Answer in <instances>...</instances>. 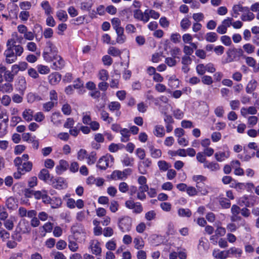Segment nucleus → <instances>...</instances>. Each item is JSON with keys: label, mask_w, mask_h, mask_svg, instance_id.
I'll use <instances>...</instances> for the list:
<instances>
[{"label": "nucleus", "mask_w": 259, "mask_h": 259, "mask_svg": "<svg viewBox=\"0 0 259 259\" xmlns=\"http://www.w3.org/2000/svg\"><path fill=\"white\" fill-rule=\"evenodd\" d=\"M50 185H52L54 189L62 190L67 187V184L63 177H58L56 178L52 176L50 180Z\"/></svg>", "instance_id": "39448f33"}, {"label": "nucleus", "mask_w": 259, "mask_h": 259, "mask_svg": "<svg viewBox=\"0 0 259 259\" xmlns=\"http://www.w3.org/2000/svg\"><path fill=\"white\" fill-rule=\"evenodd\" d=\"M134 242L136 249L140 250L144 248V242L142 238H135Z\"/></svg>", "instance_id": "6e6d98bb"}, {"label": "nucleus", "mask_w": 259, "mask_h": 259, "mask_svg": "<svg viewBox=\"0 0 259 259\" xmlns=\"http://www.w3.org/2000/svg\"><path fill=\"white\" fill-rule=\"evenodd\" d=\"M152 165V160L150 158H146L139 161L138 168L139 173L142 175L147 174V169Z\"/></svg>", "instance_id": "6e6552de"}, {"label": "nucleus", "mask_w": 259, "mask_h": 259, "mask_svg": "<svg viewBox=\"0 0 259 259\" xmlns=\"http://www.w3.org/2000/svg\"><path fill=\"white\" fill-rule=\"evenodd\" d=\"M34 35L36 39H37L38 37L40 36L39 39H41L42 37V35L43 34L42 32V27L39 24H35L34 26V29L33 30Z\"/></svg>", "instance_id": "58836bf2"}, {"label": "nucleus", "mask_w": 259, "mask_h": 259, "mask_svg": "<svg viewBox=\"0 0 259 259\" xmlns=\"http://www.w3.org/2000/svg\"><path fill=\"white\" fill-rule=\"evenodd\" d=\"M121 135V142H126L130 140V131L127 128H123L120 131Z\"/></svg>", "instance_id": "4c0bfd02"}, {"label": "nucleus", "mask_w": 259, "mask_h": 259, "mask_svg": "<svg viewBox=\"0 0 259 259\" xmlns=\"http://www.w3.org/2000/svg\"><path fill=\"white\" fill-rule=\"evenodd\" d=\"M231 220L232 222L240 221V226H244L246 225V221L242 218V217L239 214L232 215L231 216Z\"/></svg>", "instance_id": "13d9d810"}, {"label": "nucleus", "mask_w": 259, "mask_h": 259, "mask_svg": "<svg viewBox=\"0 0 259 259\" xmlns=\"http://www.w3.org/2000/svg\"><path fill=\"white\" fill-rule=\"evenodd\" d=\"M124 28L121 27L120 28L115 30L116 33V41L119 44H122L126 41V36L124 34Z\"/></svg>", "instance_id": "4be33fe9"}, {"label": "nucleus", "mask_w": 259, "mask_h": 259, "mask_svg": "<svg viewBox=\"0 0 259 259\" xmlns=\"http://www.w3.org/2000/svg\"><path fill=\"white\" fill-rule=\"evenodd\" d=\"M36 68L38 72L41 74H47L50 72V69L48 66L38 65Z\"/></svg>", "instance_id": "5fc2aeb1"}, {"label": "nucleus", "mask_w": 259, "mask_h": 259, "mask_svg": "<svg viewBox=\"0 0 259 259\" xmlns=\"http://www.w3.org/2000/svg\"><path fill=\"white\" fill-rule=\"evenodd\" d=\"M111 24L112 25V27L115 30L119 29V28L121 27V20L119 18L114 17L111 20Z\"/></svg>", "instance_id": "052dcab7"}, {"label": "nucleus", "mask_w": 259, "mask_h": 259, "mask_svg": "<svg viewBox=\"0 0 259 259\" xmlns=\"http://www.w3.org/2000/svg\"><path fill=\"white\" fill-rule=\"evenodd\" d=\"M247 10V7H243L241 5H234L233 6L232 8V12L231 13V15L237 18L239 15V12H244L245 10Z\"/></svg>", "instance_id": "5701e85b"}, {"label": "nucleus", "mask_w": 259, "mask_h": 259, "mask_svg": "<svg viewBox=\"0 0 259 259\" xmlns=\"http://www.w3.org/2000/svg\"><path fill=\"white\" fill-rule=\"evenodd\" d=\"M197 193H200L202 195H206L208 193L207 186L205 184L204 182L196 184Z\"/></svg>", "instance_id": "2f4dec72"}, {"label": "nucleus", "mask_w": 259, "mask_h": 259, "mask_svg": "<svg viewBox=\"0 0 259 259\" xmlns=\"http://www.w3.org/2000/svg\"><path fill=\"white\" fill-rule=\"evenodd\" d=\"M109 77L108 72L107 70L103 69L99 72V79L102 81L107 80Z\"/></svg>", "instance_id": "338daca9"}, {"label": "nucleus", "mask_w": 259, "mask_h": 259, "mask_svg": "<svg viewBox=\"0 0 259 259\" xmlns=\"http://www.w3.org/2000/svg\"><path fill=\"white\" fill-rule=\"evenodd\" d=\"M227 61L228 62H231L233 61L239 59L240 57L243 55V51L242 49H236L233 47L232 49H229L227 52Z\"/></svg>", "instance_id": "20e7f679"}, {"label": "nucleus", "mask_w": 259, "mask_h": 259, "mask_svg": "<svg viewBox=\"0 0 259 259\" xmlns=\"http://www.w3.org/2000/svg\"><path fill=\"white\" fill-rule=\"evenodd\" d=\"M82 115V121L83 123L86 125H90L92 121L90 112H83Z\"/></svg>", "instance_id": "603ef678"}, {"label": "nucleus", "mask_w": 259, "mask_h": 259, "mask_svg": "<svg viewBox=\"0 0 259 259\" xmlns=\"http://www.w3.org/2000/svg\"><path fill=\"white\" fill-rule=\"evenodd\" d=\"M179 80L176 77V76H171L168 80V85L171 88H177L179 87Z\"/></svg>", "instance_id": "a18cd8bd"}, {"label": "nucleus", "mask_w": 259, "mask_h": 259, "mask_svg": "<svg viewBox=\"0 0 259 259\" xmlns=\"http://www.w3.org/2000/svg\"><path fill=\"white\" fill-rule=\"evenodd\" d=\"M32 162L30 161L22 162V165L20 166V170L24 175L27 172L31 171L32 169Z\"/></svg>", "instance_id": "bb28decb"}, {"label": "nucleus", "mask_w": 259, "mask_h": 259, "mask_svg": "<svg viewBox=\"0 0 259 259\" xmlns=\"http://www.w3.org/2000/svg\"><path fill=\"white\" fill-rule=\"evenodd\" d=\"M10 43L11 44L13 50H15V54L17 58L18 56H20L22 55L23 52V49L21 45H16V41L14 39H10L7 42V46H10Z\"/></svg>", "instance_id": "2eb2a0df"}, {"label": "nucleus", "mask_w": 259, "mask_h": 259, "mask_svg": "<svg viewBox=\"0 0 259 259\" xmlns=\"http://www.w3.org/2000/svg\"><path fill=\"white\" fill-rule=\"evenodd\" d=\"M108 54L113 57L120 56L121 52L118 49L115 47H110L107 51Z\"/></svg>", "instance_id": "a19ab883"}, {"label": "nucleus", "mask_w": 259, "mask_h": 259, "mask_svg": "<svg viewBox=\"0 0 259 259\" xmlns=\"http://www.w3.org/2000/svg\"><path fill=\"white\" fill-rule=\"evenodd\" d=\"M191 25V22L188 18H184L180 22V26L184 31L188 30Z\"/></svg>", "instance_id": "37998d69"}, {"label": "nucleus", "mask_w": 259, "mask_h": 259, "mask_svg": "<svg viewBox=\"0 0 259 259\" xmlns=\"http://www.w3.org/2000/svg\"><path fill=\"white\" fill-rule=\"evenodd\" d=\"M101 117L103 121H107L108 124L113 120V117H110L108 112L104 110L101 112Z\"/></svg>", "instance_id": "09e8293b"}, {"label": "nucleus", "mask_w": 259, "mask_h": 259, "mask_svg": "<svg viewBox=\"0 0 259 259\" xmlns=\"http://www.w3.org/2000/svg\"><path fill=\"white\" fill-rule=\"evenodd\" d=\"M257 82L255 79L250 80L246 86V92L247 94H251L254 91L257 87Z\"/></svg>", "instance_id": "cd10ccee"}, {"label": "nucleus", "mask_w": 259, "mask_h": 259, "mask_svg": "<svg viewBox=\"0 0 259 259\" xmlns=\"http://www.w3.org/2000/svg\"><path fill=\"white\" fill-rule=\"evenodd\" d=\"M121 107V104L118 101H112L108 105L109 110L112 112L116 111L115 115L117 117H119L121 114V112L120 111Z\"/></svg>", "instance_id": "ddd939ff"}, {"label": "nucleus", "mask_w": 259, "mask_h": 259, "mask_svg": "<svg viewBox=\"0 0 259 259\" xmlns=\"http://www.w3.org/2000/svg\"><path fill=\"white\" fill-rule=\"evenodd\" d=\"M125 205L128 209H133L135 214H140L143 211V207L140 202H135L134 200L130 199L125 201Z\"/></svg>", "instance_id": "0eeeda50"}, {"label": "nucleus", "mask_w": 259, "mask_h": 259, "mask_svg": "<svg viewBox=\"0 0 259 259\" xmlns=\"http://www.w3.org/2000/svg\"><path fill=\"white\" fill-rule=\"evenodd\" d=\"M19 6L23 11H27L30 10L32 4L29 1H23L19 3Z\"/></svg>", "instance_id": "8fccbe9b"}, {"label": "nucleus", "mask_w": 259, "mask_h": 259, "mask_svg": "<svg viewBox=\"0 0 259 259\" xmlns=\"http://www.w3.org/2000/svg\"><path fill=\"white\" fill-rule=\"evenodd\" d=\"M62 204V200L59 197L53 196L51 197L50 205L52 208H58Z\"/></svg>", "instance_id": "72a5a7b5"}, {"label": "nucleus", "mask_w": 259, "mask_h": 259, "mask_svg": "<svg viewBox=\"0 0 259 259\" xmlns=\"http://www.w3.org/2000/svg\"><path fill=\"white\" fill-rule=\"evenodd\" d=\"M205 39L208 42H215L218 39V35L215 32H207L205 36Z\"/></svg>", "instance_id": "ea45409f"}, {"label": "nucleus", "mask_w": 259, "mask_h": 259, "mask_svg": "<svg viewBox=\"0 0 259 259\" xmlns=\"http://www.w3.org/2000/svg\"><path fill=\"white\" fill-rule=\"evenodd\" d=\"M62 76L58 72L51 73L49 76V79L51 84L55 85L61 80Z\"/></svg>", "instance_id": "412c9836"}, {"label": "nucleus", "mask_w": 259, "mask_h": 259, "mask_svg": "<svg viewBox=\"0 0 259 259\" xmlns=\"http://www.w3.org/2000/svg\"><path fill=\"white\" fill-rule=\"evenodd\" d=\"M204 168H207L210 171H217L220 169V165L214 161L205 162L203 164Z\"/></svg>", "instance_id": "b1692460"}, {"label": "nucleus", "mask_w": 259, "mask_h": 259, "mask_svg": "<svg viewBox=\"0 0 259 259\" xmlns=\"http://www.w3.org/2000/svg\"><path fill=\"white\" fill-rule=\"evenodd\" d=\"M63 114L66 115H69L71 114L72 109L71 106L68 104L63 105L62 107Z\"/></svg>", "instance_id": "774afa93"}, {"label": "nucleus", "mask_w": 259, "mask_h": 259, "mask_svg": "<svg viewBox=\"0 0 259 259\" xmlns=\"http://www.w3.org/2000/svg\"><path fill=\"white\" fill-rule=\"evenodd\" d=\"M73 87L75 89L79 90V94H82L85 92L83 88V82L79 77L74 81Z\"/></svg>", "instance_id": "c756f323"}, {"label": "nucleus", "mask_w": 259, "mask_h": 259, "mask_svg": "<svg viewBox=\"0 0 259 259\" xmlns=\"http://www.w3.org/2000/svg\"><path fill=\"white\" fill-rule=\"evenodd\" d=\"M244 50L248 54H251L253 53L255 50V47L250 44H246L243 46Z\"/></svg>", "instance_id": "0e129e2a"}, {"label": "nucleus", "mask_w": 259, "mask_h": 259, "mask_svg": "<svg viewBox=\"0 0 259 259\" xmlns=\"http://www.w3.org/2000/svg\"><path fill=\"white\" fill-rule=\"evenodd\" d=\"M59 55L57 47L50 40L47 41L42 52V57L45 61L51 62L54 61V58Z\"/></svg>", "instance_id": "f257e3e1"}, {"label": "nucleus", "mask_w": 259, "mask_h": 259, "mask_svg": "<svg viewBox=\"0 0 259 259\" xmlns=\"http://www.w3.org/2000/svg\"><path fill=\"white\" fill-rule=\"evenodd\" d=\"M20 232L22 234H28L31 231V227L27 220L23 219L19 224Z\"/></svg>", "instance_id": "4468645a"}, {"label": "nucleus", "mask_w": 259, "mask_h": 259, "mask_svg": "<svg viewBox=\"0 0 259 259\" xmlns=\"http://www.w3.org/2000/svg\"><path fill=\"white\" fill-rule=\"evenodd\" d=\"M14 165L17 168V171L14 172L13 174L14 178L15 179H19L22 175H24L23 172L20 170L21 161L19 158H15L13 160Z\"/></svg>", "instance_id": "aec40b11"}, {"label": "nucleus", "mask_w": 259, "mask_h": 259, "mask_svg": "<svg viewBox=\"0 0 259 259\" xmlns=\"http://www.w3.org/2000/svg\"><path fill=\"white\" fill-rule=\"evenodd\" d=\"M157 165L160 170L166 171L168 169V164L165 160H159L157 162Z\"/></svg>", "instance_id": "69168bd1"}, {"label": "nucleus", "mask_w": 259, "mask_h": 259, "mask_svg": "<svg viewBox=\"0 0 259 259\" xmlns=\"http://www.w3.org/2000/svg\"><path fill=\"white\" fill-rule=\"evenodd\" d=\"M215 254V250H214L212 252V255L214 257V258L217 259H226L229 256V250L227 251H220L218 252V255Z\"/></svg>", "instance_id": "e433bc0d"}, {"label": "nucleus", "mask_w": 259, "mask_h": 259, "mask_svg": "<svg viewBox=\"0 0 259 259\" xmlns=\"http://www.w3.org/2000/svg\"><path fill=\"white\" fill-rule=\"evenodd\" d=\"M147 146L151 156L153 159H159L162 155L161 150L156 149L152 142H148Z\"/></svg>", "instance_id": "f8f14e48"}, {"label": "nucleus", "mask_w": 259, "mask_h": 259, "mask_svg": "<svg viewBox=\"0 0 259 259\" xmlns=\"http://www.w3.org/2000/svg\"><path fill=\"white\" fill-rule=\"evenodd\" d=\"M111 178L112 180H123V177L122 175V172L121 170H115L112 171L111 175Z\"/></svg>", "instance_id": "3c124183"}, {"label": "nucleus", "mask_w": 259, "mask_h": 259, "mask_svg": "<svg viewBox=\"0 0 259 259\" xmlns=\"http://www.w3.org/2000/svg\"><path fill=\"white\" fill-rule=\"evenodd\" d=\"M255 196L244 195L239 198L238 204L241 206L252 207L255 205Z\"/></svg>", "instance_id": "423d86ee"}, {"label": "nucleus", "mask_w": 259, "mask_h": 259, "mask_svg": "<svg viewBox=\"0 0 259 259\" xmlns=\"http://www.w3.org/2000/svg\"><path fill=\"white\" fill-rule=\"evenodd\" d=\"M153 134L157 137H163L165 136L164 127L161 125H157L155 126Z\"/></svg>", "instance_id": "473e14b6"}, {"label": "nucleus", "mask_w": 259, "mask_h": 259, "mask_svg": "<svg viewBox=\"0 0 259 259\" xmlns=\"http://www.w3.org/2000/svg\"><path fill=\"white\" fill-rule=\"evenodd\" d=\"M56 16L59 21L65 22L67 21L68 16L67 12L63 10H60L57 12Z\"/></svg>", "instance_id": "79ce46f5"}, {"label": "nucleus", "mask_w": 259, "mask_h": 259, "mask_svg": "<svg viewBox=\"0 0 259 259\" xmlns=\"http://www.w3.org/2000/svg\"><path fill=\"white\" fill-rule=\"evenodd\" d=\"M16 86L17 90L20 93H23L27 88V83L25 78L23 76H19Z\"/></svg>", "instance_id": "f3484780"}, {"label": "nucleus", "mask_w": 259, "mask_h": 259, "mask_svg": "<svg viewBox=\"0 0 259 259\" xmlns=\"http://www.w3.org/2000/svg\"><path fill=\"white\" fill-rule=\"evenodd\" d=\"M69 164L67 161L65 160H60L59 161V164L55 167L56 172L57 174L60 175L63 171L67 170Z\"/></svg>", "instance_id": "a211bd4d"}, {"label": "nucleus", "mask_w": 259, "mask_h": 259, "mask_svg": "<svg viewBox=\"0 0 259 259\" xmlns=\"http://www.w3.org/2000/svg\"><path fill=\"white\" fill-rule=\"evenodd\" d=\"M178 214L181 217H190L192 215V211L188 208H180L178 210Z\"/></svg>", "instance_id": "bf43d9fd"}, {"label": "nucleus", "mask_w": 259, "mask_h": 259, "mask_svg": "<svg viewBox=\"0 0 259 259\" xmlns=\"http://www.w3.org/2000/svg\"><path fill=\"white\" fill-rule=\"evenodd\" d=\"M244 12L246 13V15H242L241 19L242 21H251L253 20L255 18V15L253 14L252 12L250 11L249 7H247V10H245Z\"/></svg>", "instance_id": "f704fd0d"}, {"label": "nucleus", "mask_w": 259, "mask_h": 259, "mask_svg": "<svg viewBox=\"0 0 259 259\" xmlns=\"http://www.w3.org/2000/svg\"><path fill=\"white\" fill-rule=\"evenodd\" d=\"M88 152L85 149H81L77 153V159L79 161H83L87 159Z\"/></svg>", "instance_id": "49530a36"}, {"label": "nucleus", "mask_w": 259, "mask_h": 259, "mask_svg": "<svg viewBox=\"0 0 259 259\" xmlns=\"http://www.w3.org/2000/svg\"><path fill=\"white\" fill-rule=\"evenodd\" d=\"M97 159V152L95 151H91L90 152L89 154H88L87 163L88 165H90L94 164Z\"/></svg>", "instance_id": "7c9ffc66"}, {"label": "nucleus", "mask_w": 259, "mask_h": 259, "mask_svg": "<svg viewBox=\"0 0 259 259\" xmlns=\"http://www.w3.org/2000/svg\"><path fill=\"white\" fill-rule=\"evenodd\" d=\"M93 5L92 0H82L81 2V9L83 11H90Z\"/></svg>", "instance_id": "c9c22d12"}, {"label": "nucleus", "mask_w": 259, "mask_h": 259, "mask_svg": "<svg viewBox=\"0 0 259 259\" xmlns=\"http://www.w3.org/2000/svg\"><path fill=\"white\" fill-rule=\"evenodd\" d=\"M14 90V87L12 83L7 82L0 83V92L3 94H10Z\"/></svg>", "instance_id": "6ab92c4d"}, {"label": "nucleus", "mask_w": 259, "mask_h": 259, "mask_svg": "<svg viewBox=\"0 0 259 259\" xmlns=\"http://www.w3.org/2000/svg\"><path fill=\"white\" fill-rule=\"evenodd\" d=\"M92 253L99 255L101 253L102 249L100 246L99 242H97L96 243L91 245Z\"/></svg>", "instance_id": "de8ad7c7"}, {"label": "nucleus", "mask_w": 259, "mask_h": 259, "mask_svg": "<svg viewBox=\"0 0 259 259\" xmlns=\"http://www.w3.org/2000/svg\"><path fill=\"white\" fill-rule=\"evenodd\" d=\"M51 177L50 171L46 168L41 169L38 174V178L39 180L45 182H49V184H50Z\"/></svg>", "instance_id": "dca6fc26"}, {"label": "nucleus", "mask_w": 259, "mask_h": 259, "mask_svg": "<svg viewBox=\"0 0 259 259\" xmlns=\"http://www.w3.org/2000/svg\"><path fill=\"white\" fill-rule=\"evenodd\" d=\"M134 17L135 19L144 22L143 12L140 9H136L133 11Z\"/></svg>", "instance_id": "4d7b16f0"}, {"label": "nucleus", "mask_w": 259, "mask_h": 259, "mask_svg": "<svg viewBox=\"0 0 259 259\" xmlns=\"http://www.w3.org/2000/svg\"><path fill=\"white\" fill-rule=\"evenodd\" d=\"M219 202L220 206L223 209H229L231 205V201L227 197L220 195L219 197Z\"/></svg>", "instance_id": "393cba45"}, {"label": "nucleus", "mask_w": 259, "mask_h": 259, "mask_svg": "<svg viewBox=\"0 0 259 259\" xmlns=\"http://www.w3.org/2000/svg\"><path fill=\"white\" fill-rule=\"evenodd\" d=\"M132 15V11L130 8H125L120 12V16L122 21H127L129 20Z\"/></svg>", "instance_id": "c85d7f7f"}, {"label": "nucleus", "mask_w": 259, "mask_h": 259, "mask_svg": "<svg viewBox=\"0 0 259 259\" xmlns=\"http://www.w3.org/2000/svg\"><path fill=\"white\" fill-rule=\"evenodd\" d=\"M14 74H13L12 71L7 70L4 72V78L6 81L11 83L14 81Z\"/></svg>", "instance_id": "864d4df0"}, {"label": "nucleus", "mask_w": 259, "mask_h": 259, "mask_svg": "<svg viewBox=\"0 0 259 259\" xmlns=\"http://www.w3.org/2000/svg\"><path fill=\"white\" fill-rule=\"evenodd\" d=\"M114 157L110 154H106L101 157L98 161L97 167L100 170H106L108 167H111L114 163Z\"/></svg>", "instance_id": "f03ea898"}, {"label": "nucleus", "mask_w": 259, "mask_h": 259, "mask_svg": "<svg viewBox=\"0 0 259 259\" xmlns=\"http://www.w3.org/2000/svg\"><path fill=\"white\" fill-rule=\"evenodd\" d=\"M118 225L121 231H130L132 228V219L130 216H124L118 220Z\"/></svg>", "instance_id": "7ed1b4c3"}, {"label": "nucleus", "mask_w": 259, "mask_h": 259, "mask_svg": "<svg viewBox=\"0 0 259 259\" xmlns=\"http://www.w3.org/2000/svg\"><path fill=\"white\" fill-rule=\"evenodd\" d=\"M229 156V151H228L227 153L224 151H218L214 154L215 160L219 162L224 161L226 159L228 158Z\"/></svg>", "instance_id": "a878e982"}, {"label": "nucleus", "mask_w": 259, "mask_h": 259, "mask_svg": "<svg viewBox=\"0 0 259 259\" xmlns=\"http://www.w3.org/2000/svg\"><path fill=\"white\" fill-rule=\"evenodd\" d=\"M9 121L8 116L6 118H4V114H0V138L4 137L8 133Z\"/></svg>", "instance_id": "9d476101"}, {"label": "nucleus", "mask_w": 259, "mask_h": 259, "mask_svg": "<svg viewBox=\"0 0 259 259\" xmlns=\"http://www.w3.org/2000/svg\"><path fill=\"white\" fill-rule=\"evenodd\" d=\"M7 49L4 51V56L5 57V61L8 64H11L17 60V58L14 52V49L11 44L9 46H7Z\"/></svg>", "instance_id": "1a4fd4ad"}, {"label": "nucleus", "mask_w": 259, "mask_h": 259, "mask_svg": "<svg viewBox=\"0 0 259 259\" xmlns=\"http://www.w3.org/2000/svg\"><path fill=\"white\" fill-rule=\"evenodd\" d=\"M134 159L130 158L127 154H126L122 160V163L124 166H133Z\"/></svg>", "instance_id": "680f3d73"}, {"label": "nucleus", "mask_w": 259, "mask_h": 259, "mask_svg": "<svg viewBox=\"0 0 259 259\" xmlns=\"http://www.w3.org/2000/svg\"><path fill=\"white\" fill-rule=\"evenodd\" d=\"M22 117L27 121H31L33 118L32 110L31 109H25L22 112Z\"/></svg>", "instance_id": "c03bdc74"}, {"label": "nucleus", "mask_w": 259, "mask_h": 259, "mask_svg": "<svg viewBox=\"0 0 259 259\" xmlns=\"http://www.w3.org/2000/svg\"><path fill=\"white\" fill-rule=\"evenodd\" d=\"M52 64L51 65V67L54 70H60L64 68L65 62L63 59V58L60 56L57 55L54 61H52Z\"/></svg>", "instance_id": "9b49d317"}, {"label": "nucleus", "mask_w": 259, "mask_h": 259, "mask_svg": "<svg viewBox=\"0 0 259 259\" xmlns=\"http://www.w3.org/2000/svg\"><path fill=\"white\" fill-rule=\"evenodd\" d=\"M135 154L141 161L144 159L146 157L145 151L144 149H142V148H138L136 150Z\"/></svg>", "instance_id": "e2e57ef3"}]
</instances>
